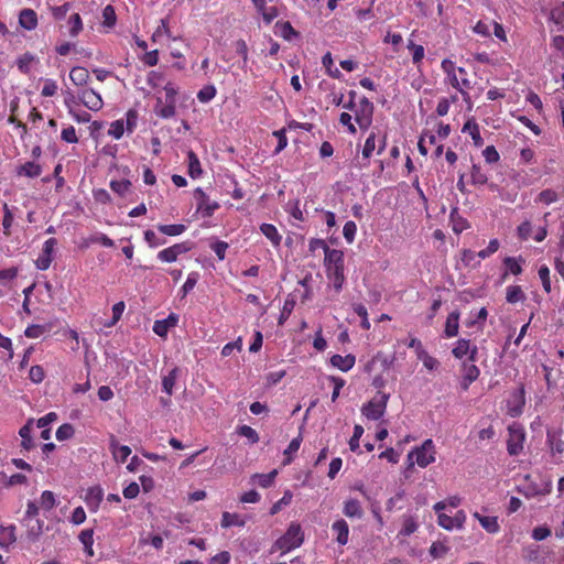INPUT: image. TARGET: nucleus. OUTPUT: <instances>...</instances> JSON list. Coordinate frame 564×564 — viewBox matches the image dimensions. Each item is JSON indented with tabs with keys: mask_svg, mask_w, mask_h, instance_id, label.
Wrapping results in <instances>:
<instances>
[{
	"mask_svg": "<svg viewBox=\"0 0 564 564\" xmlns=\"http://www.w3.org/2000/svg\"><path fill=\"white\" fill-rule=\"evenodd\" d=\"M324 265L328 280L334 290L340 292L345 283V253L340 249H327Z\"/></svg>",
	"mask_w": 564,
	"mask_h": 564,
	"instance_id": "nucleus-1",
	"label": "nucleus"
},
{
	"mask_svg": "<svg viewBox=\"0 0 564 564\" xmlns=\"http://www.w3.org/2000/svg\"><path fill=\"white\" fill-rule=\"evenodd\" d=\"M441 67L446 74L451 86L456 88L464 97L465 95H468V89L471 88V83L467 78V70L465 67H456L455 62L452 59H443Z\"/></svg>",
	"mask_w": 564,
	"mask_h": 564,
	"instance_id": "nucleus-2",
	"label": "nucleus"
},
{
	"mask_svg": "<svg viewBox=\"0 0 564 564\" xmlns=\"http://www.w3.org/2000/svg\"><path fill=\"white\" fill-rule=\"evenodd\" d=\"M304 540V533L299 522H291L284 535L280 536L274 542V547L282 553L291 552L300 547Z\"/></svg>",
	"mask_w": 564,
	"mask_h": 564,
	"instance_id": "nucleus-3",
	"label": "nucleus"
},
{
	"mask_svg": "<svg viewBox=\"0 0 564 564\" xmlns=\"http://www.w3.org/2000/svg\"><path fill=\"white\" fill-rule=\"evenodd\" d=\"M176 90L171 84H165L164 86V100L162 97L156 98V105L154 107V112L163 119L173 118L175 113V102H176Z\"/></svg>",
	"mask_w": 564,
	"mask_h": 564,
	"instance_id": "nucleus-4",
	"label": "nucleus"
},
{
	"mask_svg": "<svg viewBox=\"0 0 564 564\" xmlns=\"http://www.w3.org/2000/svg\"><path fill=\"white\" fill-rule=\"evenodd\" d=\"M435 443L432 440H425L421 446L409 453L408 458L414 457L419 467L426 468L427 465L435 462Z\"/></svg>",
	"mask_w": 564,
	"mask_h": 564,
	"instance_id": "nucleus-5",
	"label": "nucleus"
},
{
	"mask_svg": "<svg viewBox=\"0 0 564 564\" xmlns=\"http://www.w3.org/2000/svg\"><path fill=\"white\" fill-rule=\"evenodd\" d=\"M375 105L367 97H361L355 109V121L361 130H368L373 118Z\"/></svg>",
	"mask_w": 564,
	"mask_h": 564,
	"instance_id": "nucleus-6",
	"label": "nucleus"
},
{
	"mask_svg": "<svg viewBox=\"0 0 564 564\" xmlns=\"http://www.w3.org/2000/svg\"><path fill=\"white\" fill-rule=\"evenodd\" d=\"M525 432L521 425L513 424L508 429L507 452L510 456H518L523 451Z\"/></svg>",
	"mask_w": 564,
	"mask_h": 564,
	"instance_id": "nucleus-7",
	"label": "nucleus"
},
{
	"mask_svg": "<svg viewBox=\"0 0 564 564\" xmlns=\"http://www.w3.org/2000/svg\"><path fill=\"white\" fill-rule=\"evenodd\" d=\"M389 402V393H380L379 399H371L361 408V413L368 420H380L384 415Z\"/></svg>",
	"mask_w": 564,
	"mask_h": 564,
	"instance_id": "nucleus-8",
	"label": "nucleus"
},
{
	"mask_svg": "<svg viewBox=\"0 0 564 564\" xmlns=\"http://www.w3.org/2000/svg\"><path fill=\"white\" fill-rule=\"evenodd\" d=\"M192 248L193 242L191 241L174 243L172 247L161 249V251L156 253V258L165 263H172V261L178 259L180 254L189 252Z\"/></svg>",
	"mask_w": 564,
	"mask_h": 564,
	"instance_id": "nucleus-9",
	"label": "nucleus"
},
{
	"mask_svg": "<svg viewBox=\"0 0 564 564\" xmlns=\"http://www.w3.org/2000/svg\"><path fill=\"white\" fill-rule=\"evenodd\" d=\"M195 198L197 200V212L200 213L204 217H210L214 215L215 210L219 208V204L216 200H210L207 194H205L204 189L196 188Z\"/></svg>",
	"mask_w": 564,
	"mask_h": 564,
	"instance_id": "nucleus-10",
	"label": "nucleus"
},
{
	"mask_svg": "<svg viewBox=\"0 0 564 564\" xmlns=\"http://www.w3.org/2000/svg\"><path fill=\"white\" fill-rule=\"evenodd\" d=\"M562 430L553 429L546 431V445L553 457L564 453V441H562Z\"/></svg>",
	"mask_w": 564,
	"mask_h": 564,
	"instance_id": "nucleus-11",
	"label": "nucleus"
},
{
	"mask_svg": "<svg viewBox=\"0 0 564 564\" xmlns=\"http://www.w3.org/2000/svg\"><path fill=\"white\" fill-rule=\"evenodd\" d=\"M78 100L88 109L98 111L102 108V99L99 94L93 89H84L78 94Z\"/></svg>",
	"mask_w": 564,
	"mask_h": 564,
	"instance_id": "nucleus-12",
	"label": "nucleus"
},
{
	"mask_svg": "<svg viewBox=\"0 0 564 564\" xmlns=\"http://www.w3.org/2000/svg\"><path fill=\"white\" fill-rule=\"evenodd\" d=\"M57 245V240L55 238H50L45 241L42 254L35 261L36 268L40 270H47L52 263V254L55 246Z\"/></svg>",
	"mask_w": 564,
	"mask_h": 564,
	"instance_id": "nucleus-13",
	"label": "nucleus"
},
{
	"mask_svg": "<svg viewBox=\"0 0 564 564\" xmlns=\"http://www.w3.org/2000/svg\"><path fill=\"white\" fill-rule=\"evenodd\" d=\"M180 317L175 315V313H170V315L162 319H156L153 324V333H155L161 338H165L170 328H173L178 323Z\"/></svg>",
	"mask_w": 564,
	"mask_h": 564,
	"instance_id": "nucleus-14",
	"label": "nucleus"
},
{
	"mask_svg": "<svg viewBox=\"0 0 564 564\" xmlns=\"http://www.w3.org/2000/svg\"><path fill=\"white\" fill-rule=\"evenodd\" d=\"M473 517L476 518L477 521H479L480 527H482V529L486 532L498 533L500 531L499 518L498 517H496V516H481L480 513H478V511H475L473 513Z\"/></svg>",
	"mask_w": 564,
	"mask_h": 564,
	"instance_id": "nucleus-15",
	"label": "nucleus"
},
{
	"mask_svg": "<svg viewBox=\"0 0 564 564\" xmlns=\"http://www.w3.org/2000/svg\"><path fill=\"white\" fill-rule=\"evenodd\" d=\"M378 365H380L382 370H389L392 365V361L389 360L388 356H386L384 354L378 352L373 357H371L369 361L366 362L364 370L367 373H371L372 371L376 370Z\"/></svg>",
	"mask_w": 564,
	"mask_h": 564,
	"instance_id": "nucleus-16",
	"label": "nucleus"
},
{
	"mask_svg": "<svg viewBox=\"0 0 564 564\" xmlns=\"http://www.w3.org/2000/svg\"><path fill=\"white\" fill-rule=\"evenodd\" d=\"M356 362V356L352 354H348L345 356L341 355H333L330 357V365L333 367L338 368L340 371H349L354 368Z\"/></svg>",
	"mask_w": 564,
	"mask_h": 564,
	"instance_id": "nucleus-17",
	"label": "nucleus"
},
{
	"mask_svg": "<svg viewBox=\"0 0 564 564\" xmlns=\"http://www.w3.org/2000/svg\"><path fill=\"white\" fill-rule=\"evenodd\" d=\"M332 532L335 533L336 535V542H338L341 545L348 543L349 525L348 522L343 520V518H340V520H336L333 522Z\"/></svg>",
	"mask_w": 564,
	"mask_h": 564,
	"instance_id": "nucleus-18",
	"label": "nucleus"
},
{
	"mask_svg": "<svg viewBox=\"0 0 564 564\" xmlns=\"http://www.w3.org/2000/svg\"><path fill=\"white\" fill-rule=\"evenodd\" d=\"M459 318L460 313L458 311H454L448 314L444 328V335L446 338H453V336H456L458 334Z\"/></svg>",
	"mask_w": 564,
	"mask_h": 564,
	"instance_id": "nucleus-19",
	"label": "nucleus"
},
{
	"mask_svg": "<svg viewBox=\"0 0 564 564\" xmlns=\"http://www.w3.org/2000/svg\"><path fill=\"white\" fill-rule=\"evenodd\" d=\"M344 516L348 518H362L364 510L362 505L358 499H348L344 502L343 508Z\"/></svg>",
	"mask_w": 564,
	"mask_h": 564,
	"instance_id": "nucleus-20",
	"label": "nucleus"
},
{
	"mask_svg": "<svg viewBox=\"0 0 564 564\" xmlns=\"http://www.w3.org/2000/svg\"><path fill=\"white\" fill-rule=\"evenodd\" d=\"M464 132H467L469 137L471 138L474 145L481 147L484 145V139L480 133V129L476 120L469 119L466 121L464 128Z\"/></svg>",
	"mask_w": 564,
	"mask_h": 564,
	"instance_id": "nucleus-21",
	"label": "nucleus"
},
{
	"mask_svg": "<svg viewBox=\"0 0 564 564\" xmlns=\"http://www.w3.org/2000/svg\"><path fill=\"white\" fill-rule=\"evenodd\" d=\"M19 23L25 30H33L37 25V17L34 10L23 9L19 15Z\"/></svg>",
	"mask_w": 564,
	"mask_h": 564,
	"instance_id": "nucleus-22",
	"label": "nucleus"
},
{
	"mask_svg": "<svg viewBox=\"0 0 564 564\" xmlns=\"http://www.w3.org/2000/svg\"><path fill=\"white\" fill-rule=\"evenodd\" d=\"M260 231L271 241L273 247H280L282 237L275 226L271 223H263L260 226Z\"/></svg>",
	"mask_w": 564,
	"mask_h": 564,
	"instance_id": "nucleus-23",
	"label": "nucleus"
},
{
	"mask_svg": "<svg viewBox=\"0 0 564 564\" xmlns=\"http://www.w3.org/2000/svg\"><path fill=\"white\" fill-rule=\"evenodd\" d=\"M187 173L192 178L200 177L203 173V169L200 167V161L197 154L194 151L187 152Z\"/></svg>",
	"mask_w": 564,
	"mask_h": 564,
	"instance_id": "nucleus-24",
	"label": "nucleus"
},
{
	"mask_svg": "<svg viewBox=\"0 0 564 564\" xmlns=\"http://www.w3.org/2000/svg\"><path fill=\"white\" fill-rule=\"evenodd\" d=\"M522 263H524L523 258H513L507 257L503 259V264L507 268V271L503 272L502 278L506 279L508 272L514 275H519L522 272Z\"/></svg>",
	"mask_w": 564,
	"mask_h": 564,
	"instance_id": "nucleus-25",
	"label": "nucleus"
},
{
	"mask_svg": "<svg viewBox=\"0 0 564 564\" xmlns=\"http://www.w3.org/2000/svg\"><path fill=\"white\" fill-rule=\"evenodd\" d=\"M110 448L112 451V455L117 462L124 463L129 455L131 454V449L129 446L119 445L118 442L112 437L110 441Z\"/></svg>",
	"mask_w": 564,
	"mask_h": 564,
	"instance_id": "nucleus-26",
	"label": "nucleus"
},
{
	"mask_svg": "<svg viewBox=\"0 0 564 564\" xmlns=\"http://www.w3.org/2000/svg\"><path fill=\"white\" fill-rule=\"evenodd\" d=\"M470 180L473 185H485L488 183V174L481 165L474 163L470 170Z\"/></svg>",
	"mask_w": 564,
	"mask_h": 564,
	"instance_id": "nucleus-27",
	"label": "nucleus"
},
{
	"mask_svg": "<svg viewBox=\"0 0 564 564\" xmlns=\"http://www.w3.org/2000/svg\"><path fill=\"white\" fill-rule=\"evenodd\" d=\"M69 78L76 86H83L87 84L89 79V73L85 67L76 66L72 68Z\"/></svg>",
	"mask_w": 564,
	"mask_h": 564,
	"instance_id": "nucleus-28",
	"label": "nucleus"
},
{
	"mask_svg": "<svg viewBox=\"0 0 564 564\" xmlns=\"http://www.w3.org/2000/svg\"><path fill=\"white\" fill-rule=\"evenodd\" d=\"M220 525L223 528L243 527V525H246V521L242 520L239 514L229 513V511H225L221 514Z\"/></svg>",
	"mask_w": 564,
	"mask_h": 564,
	"instance_id": "nucleus-29",
	"label": "nucleus"
},
{
	"mask_svg": "<svg viewBox=\"0 0 564 564\" xmlns=\"http://www.w3.org/2000/svg\"><path fill=\"white\" fill-rule=\"evenodd\" d=\"M408 50L412 53V63L416 66L421 65L425 56L424 46L422 44H415L413 40H408Z\"/></svg>",
	"mask_w": 564,
	"mask_h": 564,
	"instance_id": "nucleus-30",
	"label": "nucleus"
},
{
	"mask_svg": "<svg viewBox=\"0 0 564 564\" xmlns=\"http://www.w3.org/2000/svg\"><path fill=\"white\" fill-rule=\"evenodd\" d=\"M178 368L174 367L169 371L167 376L162 378V389L165 393L171 395L173 393V388L175 387L176 378L178 376Z\"/></svg>",
	"mask_w": 564,
	"mask_h": 564,
	"instance_id": "nucleus-31",
	"label": "nucleus"
},
{
	"mask_svg": "<svg viewBox=\"0 0 564 564\" xmlns=\"http://www.w3.org/2000/svg\"><path fill=\"white\" fill-rule=\"evenodd\" d=\"M558 198L560 195L558 193H556L555 189L546 188L543 189L539 195H536L535 202L538 204L551 205L554 204V202L558 200Z\"/></svg>",
	"mask_w": 564,
	"mask_h": 564,
	"instance_id": "nucleus-32",
	"label": "nucleus"
},
{
	"mask_svg": "<svg viewBox=\"0 0 564 564\" xmlns=\"http://www.w3.org/2000/svg\"><path fill=\"white\" fill-rule=\"evenodd\" d=\"M42 173V169L39 164H35L34 162H26L19 166L18 174L19 175H25L28 177H37Z\"/></svg>",
	"mask_w": 564,
	"mask_h": 564,
	"instance_id": "nucleus-33",
	"label": "nucleus"
},
{
	"mask_svg": "<svg viewBox=\"0 0 564 564\" xmlns=\"http://www.w3.org/2000/svg\"><path fill=\"white\" fill-rule=\"evenodd\" d=\"M302 441V436H296L291 441L286 449H284V465L293 462L294 454L299 452Z\"/></svg>",
	"mask_w": 564,
	"mask_h": 564,
	"instance_id": "nucleus-34",
	"label": "nucleus"
},
{
	"mask_svg": "<svg viewBox=\"0 0 564 564\" xmlns=\"http://www.w3.org/2000/svg\"><path fill=\"white\" fill-rule=\"evenodd\" d=\"M123 121H124V130H126L127 134L132 133L138 126L139 111L135 108L130 109L126 113V119H123Z\"/></svg>",
	"mask_w": 564,
	"mask_h": 564,
	"instance_id": "nucleus-35",
	"label": "nucleus"
},
{
	"mask_svg": "<svg viewBox=\"0 0 564 564\" xmlns=\"http://www.w3.org/2000/svg\"><path fill=\"white\" fill-rule=\"evenodd\" d=\"M524 299H525V295L520 285L507 286L506 300L508 303L523 302Z\"/></svg>",
	"mask_w": 564,
	"mask_h": 564,
	"instance_id": "nucleus-36",
	"label": "nucleus"
},
{
	"mask_svg": "<svg viewBox=\"0 0 564 564\" xmlns=\"http://www.w3.org/2000/svg\"><path fill=\"white\" fill-rule=\"evenodd\" d=\"M470 350V340L460 338L456 341L455 347L452 349V354L455 358H463L468 355Z\"/></svg>",
	"mask_w": 564,
	"mask_h": 564,
	"instance_id": "nucleus-37",
	"label": "nucleus"
},
{
	"mask_svg": "<svg viewBox=\"0 0 564 564\" xmlns=\"http://www.w3.org/2000/svg\"><path fill=\"white\" fill-rule=\"evenodd\" d=\"M102 490L99 487L89 488L86 494V502L88 506L97 508L102 500Z\"/></svg>",
	"mask_w": 564,
	"mask_h": 564,
	"instance_id": "nucleus-38",
	"label": "nucleus"
},
{
	"mask_svg": "<svg viewBox=\"0 0 564 564\" xmlns=\"http://www.w3.org/2000/svg\"><path fill=\"white\" fill-rule=\"evenodd\" d=\"M156 228L161 234L169 235L170 237H176V235L186 231L185 225H159Z\"/></svg>",
	"mask_w": 564,
	"mask_h": 564,
	"instance_id": "nucleus-39",
	"label": "nucleus"
},
{
	"mask_svg": "<svg viewBox=\"0 0 564 564\" xmlns=\"http://www.w3.org/2000/svg\"><path fill=\"white\" fill-rule=\"evenodd\" d=\"M93 534H94V532H93L91 529L84 530L79 534V540L84 544L85 551H86V553L89 556L94 555V551H93V543H94Z\"/></svg>",
	"mask_w": 564,
	"mask_h": 564,
	"instance_id": "nucleus-40",
	"label": "nucleus"
},
{
	"mask_svg": "<svg viewBox=\"0 0 564 564\" xmlns=\"http://www.w3.org/2000/svg\"><path fill=\"white\" fill-rule=\"evenodd\" d=\"M276 475V469H272V471L268 474H256L253 478L257 479V482L261 488H269V486L273 485V480L275 479Z\"/></svg>",
	"mask_w": 564,
	"mask_h": 564,
	"instance_id": "nucleus-41",
	"label": "nucleus"
},
{
	"mask_svg": "<svg viewBox=\"0 0 564 564\" xmlns=\"http://www.w3.org/2000/svg\"><path fill=\"white\" fill-rule=\"evenodd\" d=\"M292 499H293L292 491L291 490H285L284 495L282 496V498L280 500H278L275 503L272 505V507L270 509V514L271 516L278 514V512L281 511L282 506L290 505Z\"/></svg>",
	"mask_w": 564,
	"mask_h": 564,
	"instance_id": "nucleus-42",
	"label": "nucleus"
},
{
	"mask_svg": "<svg viewBox=\"0 0 564 564\" xmlns=\"http://www.w3.org/2000/svg\"><path fill=\"white\" fill-rule=\"evenodd\" d=\"M477 253L471 249H463L460 254V261L465 267H477L480 264L479 260H476Z\"/></svg>",
	"mask_w": 564,
	"mask_h": 564,
	"instance_id": "nucleus-43",
	"label": "nucleus"
},
{
	"mask_svg": "<svg viewBox=\"0 0 564 564\" xmlns=\"http://www.w3.org/2000/svg\"><path fill=\"white\" fill-rule=\"evenodd\" d=\"M322 63L324 65V67L326 68L327 70V74L334 78H339L341 77V72L338 70L337 67H334V61H333V55L330 53H327L323 56V59H322Z\"/></svg>",
	"mask_w": 564,
	"mask_h": 564,
	"instance_id": "nucleus-44",
	"label": "nucleus"
},
{
	"mask_svg": "<svg viewBox=\"0 0 564 564\" xmlns=\"http://www.w3.org/2000/svg\"><path fill=\"white\" fill-rule=\"evenodd\" d=\"M216 94V87H214L213 84H208V86H204L197 93V99L199 102H209V100L215 98Z\"/></svg>",
	"mask_w": 564,
	"mask_h": 564,
	"instance_id": "nucleus-45",
	"label": "nucleus"
},
{
	"mask_svg": "<svg viewBox=\"0 0 564 564\" xmlns=\"http://www.w3.org/2000/svg\"><path fill=\"white\" fill-rule=\"evenodd\" d=\"M238 435L248 437L250 443H257L260 441V436L257 430L252 429L250 425H240L237 430Z\"/></svg>",
	"mask_w": 564,
	"mask_h": 564,
	"instance_id": "nucleus-46",
	"label": "nucleus"
},
{
	"mask_svg": "<svg viewBox=\"0 0 564 564\" xmlns=\"http://www.w3.org/2000/svg\"><path fill=\"white\" fill-rule=\"evenodd\" d=\"M448 552H449V546L445 542L437 541V542L432 543L430 546V554L434 558H441V556H444Z\"/></svg>",
	"mask_w": 564,
	"mask_h": 564,
	"instance_id": "nucleus-47",
	"label": "nucleus"
},
{
	"mask_svg": "<svg viewBox=\"0 0 564 564\" xmlns=\"http://www.w3.org/2000/svg\"><path fill=\"white\" fill-rule=\"evenodd\" d=\"M354 312L361 318V328L369 329L371 328V323L368 317V312L365 305L362 303H357V305L354 306Z\"/></svg>",
	"mask_w": 564,
	"mask_h": 564,
	"instance_id": "nucleus-48",
	"label": "nucleus"
},
{
	"mask_svg": "<svg viewBox=\"0 0 564 564\" xmlns=\"http://www.w3.org/2000/svg\"><path fill=\"white\" fill-rule=\"evenodd\" d=\"M376 151V133L373 131L368 135L365 145L362 148L361 154L364 159H369Z\"/></svg>",
	"mask_w": 564,
	"mask_h": 564,
	"instance_id": "nucleus-49",
	"label": "nucleus"
},
{
	"mask_svg": "<svg viewBox=\"0 0 564 564\" xmlns=\"http://www.w3.org/2000/svg\"><path fill=\"white\" fill-rule=\"evenodd\" d=\"M364 427L362 425L360 424H356L354 426V431H352V435L348 442V445H349V449L352 451V452H357L358 448H359V441H360V437L364 433Z\"/></svg>",
	"mask_w": 564,
	"mask_h": 564,
	"instance_id": "nucleus-50",
	"label": "nucleus"
},
{
	"mask_svg": "<svg viewBox=\"0 0 564 564\" xmlns=\"http://www.w3.org/2000/svg\"><path fill=\"white\" fill-rule=\"evenodd\" d=\"M343 234L348 243L354 242L356 234H357V225L354 220H348L345 223L343 228Z\"/></svg>",
	"mask_w": 564,
	"mask_h": 564,
	"instance_id": "nucleus-51",
	"label": "nucleus"
},
{
	"mask_svg": "<svg viewBox=\"0 0 564 564\" xmlns=\"http://www.w3.org/2000/svg\"><path fill=\"white\" fill-rule=\"evenodd\" d=\"M75 430L72 424L65 423L61 425L56 431V438L58 441H66L73 437Z\"/></svg>",
	"mask_w": 564,
	"mask_h": 564,
	"instance_id": "nucleus-52",
	"label": "nucleus"
},
{
	"mask_svg": "<svg viewBox=\"0 0 564 564\" xmlns=\"http://www.w3.org/2000/svg\"><path fill=\"white\" fill-rule=\"evenodd\" d=\"M124 132H126V130H124V121H123V119H119V120L113 121L110 124V128L108 130V134L113 137L117 140L120 139L123 135Z\"/></svg>",
	"mask_w": 564,
	"mask_h": 564,
	"instance_id": "nucleus-53",
	"label": "nucleus"
},
{
	"mask_svg": "<svg viewBox=\"0 0 564 564\" xmlns=\"http://www.w3.org/2000/svg\"><path fill=\"white\" fill-rule=\"evenodd\" d=\"M242 346H243V340L242 338H238L236 340H232L231 343H228L226 344L223 349L220 350V355L226 357V356H230L232 354V351L235 350H242Z\"/></svg>",
	"mask_w": 564,
	"mask_h": 564,
	"instance_id": "nucleus-54",
	"label": "nucleus"
},
{
	"mask_svg": "<svg viewBox=\"0 0 564 564\" xmlns=\"http://www.w3.org/2000/svg\"><path fill=\"white\" fill-rule=\"evenodd\" d=\"M199 280V273L197 271H192L186 282L182 286L183 296L187 295L188 292L193 291L197 281Z\"/></svg>",
	"mask_w": 564,
	"mask_h": 564,
	"instance_id": "nucleus-55",
	"label": "nucleus"
},
{
	"mask_svg": "<svg viewBox=\"0 0 564 564\" xmlns=\"http://www.w3.org/2000/svg\"><path fill=\"white\" fill-rule=\"evenodd\" d=\"M169 35V29L166 26V21L164 19H161L160 26L156 28L154 33H152V41L153 43H161L166 36Z\"/></svg>",
	"mask_w": 564,
	"mask_h": 564,
	"instance_id": "nucleus-56",
	"label": "nucleus"
},
{
	"mask_svg": "<svg viewBox=\"0 0 564 564\" xmlns=\"http://www.w3.org/2000/svg\"><path fill=\"white\" fill-rule=\"evenodd\" d=\"M124 311V303L118 302L112 306V318L111 323H104V327H112L121 317L122 313Z\"/></svg>",
	"mask_w": 564,
	"mask_h": 564,
	"instance_id": "nucleus-57",
	"label": "nucleus"
},
{
	"mask_svg": "<svg viewBox=\"0 0 564 564\" xmlns=\"http://www.w3.org/2000/svg\"><path fill=\"white\" fill-rule=\"evenodd\" d=\"M482 155L487 163H497L500 160L499 151H497L495 145H487L482 151Z\"/></svg>",
	"mask_w": 564,
	"mask_h": 564,
	"instance_id": "nucleus-58",
	"label": "nucleus"
},
{
	"mask_svg": "<svg viewBox=\"0 0 564 564\" xmlns=\"http://www.w3.org/2000/svg\"><path fill=\"white\" fill-rule=\"evenodd\" d=\"M551 529L546 525H540L532 529V539H534L536 542H540V540H544L546 538L551 536Z\"/></svg>",
	"mask_w": 564,
	"mask_h": 564,
	"instance_id": "nucleus-59",
	"label": "nucleus"
},
{
	"mask_svg": "<svg viewBox=\"0 0 564 564\" xmlns=\"http://www.w3.org/2000/svg\"><path fill=\"white\" fill-rule=\"evenodd\" d=\"M229 248L226 241H216L210 245V249L218 257L219 260L226 258V251Z\"/></svg>",
	"mask_w": 564,
	"mask_h": 564,
	"instance_id": "nucleus-60",
	"label": "nucleus"
},
{
	"mask_svg": "<svg viewBox=\"0 0 564 564\" xmlns=\"http://www.w3.org/2000/svg\"><path fill=\"white\" fill-rule=\"evenodd\" d=\"M55 506V496L52 491L45 490L41 496V507L45 510H51Z\"/></svg>",
	"mask_w": 564,
	"mask_h": 564,
	"instance_id": "nucleus-61",
	"label": "nucleus"
},
{
	"mask_svg": "<svg viewBox=\"0 0 564 564\" xmlns=\"http://www.w3.org/2000/svg\"><path fill=\"white\" fill-rule=\"evenodd\" d=\"M539 276L542 281V285L545 292L551 291L550 270L547 265L543 264L539 269Z\"/></svg>",
	"mask_w": 564,
	"mask_h": 564,
	"instance_id": "nucleus-62",
	"label": "nucleus"
},
{
	"mask_svg": "<svg viewBox=\"0 0 564 564\" xmlns=\"http://www.w3.org/2000/svg\"><path fill=\"white\" fill-rule=\"evenodd\" d=\"M131 186V182L128 180L122 181H112L110 183V187L113 192L118 193L119 195H124L129 187Z\"/></svg>",
	"mask_w": 564,
	"mask_h": 564,
	"instance_id": "nucleus-63",
	"label": "nucleus"
},
{
	"mask_svg": "<svg viewBox=\"0 0 564 564\" xmlns=\"http://www.w3.org/2000/svg\"><path fill=\"white\" fill-rule=\"evenodd\" d=\"M464 373L467 376V381H470L471 383L474 381H477L480 376V370L476 365H465L464 364Z\"/></svg>",
	"mask_w": 564,
	"mask_h": 564,
	"instance_id": "nucleus-64",
	"label": "nucleus"
}]
</instances>
